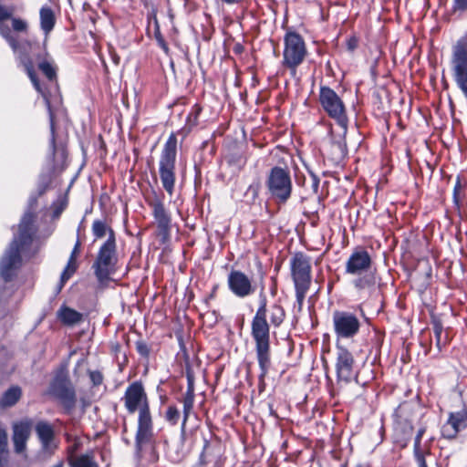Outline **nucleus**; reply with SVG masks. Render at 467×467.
Here are the masks:
<instances>
[{"mask_svg": "<svg viewBox=\"0 0 467 467\" xmlns=\"http://www.w3.org/2000/svg\"><path fill=\"white\" fill-rule=\"evenodd\" d=\"M39 196L31 193L28 199L27 209L21 218L18 225V234L14 236L7 249L0 259V277L5 283L10 282L16 275L22 264L21 252L28 248L36 234V214L34 210Z\"/></svg>", "mask_w": 467, "mask_h": 467, "instance_id": "obj_1", "label": "nucleus"}, {"mask_svg": "<svg viewBox=\"0 0 467 467\" xmlns=\"http://www.w3.org/2000/svg\"><path fill=\"white\" fill-rule=\"evenodd\" d=\"M130 414L139 411L138 427L135 436L136 453L140 454L144 445L151 442L153 424L147 394L140 381H134L128 386L122 398Z\"/></svg>", "mask_w": 467, "mask_h": 467, "instance_id": "obj_2", "label": "nucleus"}, {"mask_svg": "<svg viewBox=\"0 0 467 467\" xmlns=\"http://www.w3.org/2000/svg\"><path fill=\"white\" fill-rule=\"evenodd\" d=\"M267 298L262 285L259 292V306L251 323V335L255 343V352L260 368L259 380L263 382L271 367L270 325L266 320Z\"/></svg>", "mask_w": 467, "mask_h": 467, "instance_id": "obj_3", "label": "nucleus"}, {"mask_svg": "<svg viewBox=\"0 0 467 467\" xmlns=\"http://www.w3.org/2000/svg\"><path fill=\"white\" fill-rule=\"evenodd\" d=\"M372 258L364 247H356L346 262V273L358 277L353 282L355 288L364 290L376 284L375 275L368 273L372 267Z\"/></svg>", "mask_w": 467, "mask_h": 467, "instance_id": "obj_4", "label": "nucleus"}, {"mask_svg": "<svg viewBox=\"0 0 467 467\" xmlns=\"http://www.w3.org/2000/svg\"><path fill=\"white\" fill-rule=\"evenodd\" d=\"M118 254L115 232L110 230L109 236L101 244L92 264V270L99 284L110 280L117 270Z\"/></svg>", "mask_w": 467, "mask_h": 467, "instance_id": "obj_5", "label": "nucleus"}, {"mask_svg": "<svg viewBox=\"0 0 467 467\" xmlns=\"http://www.w3.org/2000/svg\"><path fill=\"white\" fill-rule=\"evenodd\" d=\"M177 137L171 133L163 145L159 161V174L163 189L171 195L174 191L176 175Z\"/></svg>", "mask_w": 467, "mask_h": 467, "instance_id": "obj_6", "label": "nucleus"}, {"mask_svg": "<svg viewBox=\"0 0 467 467\" xmlns=\"http://www.w3.org/2000/svg\"><path fill=\"white\" fill-rule=\"evenodd\" d=\"M291 276L295 285L296 302L302 306L311 285V263L303 253H296L290 259Z\"/></svg>", "mask_w": 467, "mask_h": 467, "instance_id": "obj_7", "label": "nucleus"}, {"mask_svg": "<svg viewBox=\"0 0 467 467\" xmlns=\"http://www.w3.org/2000/svg\"><path fill=\"white\" fill-rule=\"evenodd\" d=\"M265 186L272 199L285 203L292 193V181L290 171L286 168L273 167L266 178Z\"/></svg>", "mask_w": 467, "mask_h": 467, "instance_id": "obj_8", "label": "nucleus"}, {"mask_svg": "<svg viewBox=\"0 0 467 467\" xmlns=\"http://www.w3.org/2000/svg\"><path fill=\"white\" fill-rule=\"evenodd\" d=\"M20 63L24 67V69L30 78L34 88L36 90L40 93L44 99L46 103L48 116H49V124H50V150L51 154L54 157L56 153V128H55V113L53 108L51 106L50 99L47 93L42 88L40 85V81L37 78V75L35 70V62L32 57H30L26 54L20 55L19 57Z\"/></svg>", "mask_w": 467, "mask_h": 467, "instance_id": "obj_9", "label": "nucleus"}, {"mask_svg": "<svg viewBox=\"0 0 467 467\" xmlns=\"http://www.w3.org/2000/svg\"><path fill=\"white\" fill-rule=\"evenodd\" d=\"M451 63L454 80L467 99V34L453 47Z\"/></svg>", "mask_w": 467, "mask_h": 467, "instance_id": "obj_10", "label": "nucleus"}, {"mask_svg": "<svg viewBox=\"0 0 467 467\" xmlns=\"http://www.w3.org/2000/svg\"><path fill=\"white\" fill-rule=\"evenodd\" d=\"M50 393L57 399L67 414H70L77 404V394L69 378L57 375L50 384Z\"/></svg>", "mask_w": 467, "mask_h": 467, "instance_id": "obj_11", "label": "nucleus"}, {"mask_svg": "<svg viewBox=\"0 0 467 467\" xmlns=\"http://www.w3.org/2000/svg\"><path fill=\"white\" fill-rule=\"evenodd\" d=\"M462 408L457 411H451L448 414V419L441 426V437L448 440H455L459 433L467 430V388L460 392Z\"/></svg>", "mask_w": 467, "mask_h": 467, "instance_id": "obj_12", "label": "nucleus"}, {"mask_svg": "<svg viewBox=\"0 0 467 467\" xmlns=\"http://www.w3.org/2000/svg\"><path fill=\"white\" fill-rule=\"evenodd\" d=\"M283 65L292 70L303 62L306 50L302 36L296 32H287L284 38Z\"/></svg>", "mask_w": 467, "mask_h": 467, "instance_id": "obj_13", "label": "nucleus"}, {"mask_svg": "<svg viewBox=\"0 0 467 467\" xmlns=\"http://www.w3.org/2000/svg\"><path fill=\"white\" fill-rule=\"evenodd\" d=\"M148 205L151 208V214L157 224V234L162 243L169 240L171 230V216L163 203V198L154 192L153 198L147 199Z\"/></svg>", "mask_w": 467, "mask_h": 467, "instance_id": "obj_14", "label": "nucleus"}, {"mask_svg": "<svg viewBox=\"0 0 467 467\" xmlns=\"http://www.w3.org/2000/svg\"><path fill=\"white\" fill-rule=\"evenodd\" d=\"M323 109H325L328 116L335 119L343 130L347 129L348 117L345 105L338 95L327 87H323Z\"/></svg>", "mask_w": 467, "mask_h": 467, "instance_id": "obj_15", "label": "nucleus"}, {"mask_svg": "<svg viewBox=\"0 0 467 467\" xmlns=\"http://www.w3.org/2000/svg\"><path fill=\"white\" fill-rule=\"evenodd\" d=\"M333 322L335 331L340 337H353L359 331L360 322L358 318L351 313L337 311L334 313Z\"/></svg>", "mask_w": 467, "mask_h": 467, "instance_id": "obj_16", "label": "nucleus"}, {"mask_svg": "<svg viewBox=\"0 0 467 467\" xmlns=\"http://www.w3.org/2000/svg\"><path fill=\"white\" fill-rule=\"evenodd\" d=\"M227 285L229 290L239 298L247 297L255 291V286L253 285L252 280L240 270H232L229 273Z\"/></svg>", "mask_w": 467, "mask_h": 467, "instance_id": "obj_17", "label": "nucleus"}, {"mask_svg": "<svg viewBox=\"0 0 467 467\" xmlns=\"http://www.w3.org/2000/svg\"><path fill=\"white\" fill-rule=\"evenodd\" d=\"M33 421L30 419H24L13 424L12 441L14 450L16 453H22L26 449V442L31 434Z\"/></svg>", "mask_w": 467, "mask_h": 467, "instance_id": "obj_18", "label": "nucleus"}, {"mask_svg": "<svg viewBox=\"0 0 467 467\" xmlns=\"http://www.w3.org/2000/svg\"><path fill=\"white\" fill-rule=\"evenodd\" d=\"M35 431L41 444V450L52 455L57 448L54 443L55 431L50 423L45 420L38 421L35 426Z\"/></svg>", "mask_w": 467, "mask_h": 467, "instance_id": "obj_19", "label": "nucleus"}, {"mask_svg": "<svg viewBox=\"0 0 467 467\" xmlns=\"http://www.w3.org/2000/svg\"><path fill=\"white\" fill-rule=\"evenodd\" d=\"M355 359L346 348L337 347V372L340 379L349 381L354 376Z\"/></svg>", "mask_w": 467, "mask_h": 467, "instance_id": "obj_20", "label": "nucleus"}, {"mask_svg": "<svg viewBox=\"0 0 467 467\" xmlns=\"http://www.w3.org/2000/svg\"><path fill=\"white\" fill-rule=\"evenodd\" d=\"M414 406L410 402L401 403L395 410V422L406 434L413 431Z\"/></svg>", "mask_w": 467, "mask_h": 467, "instance_id": "obj_21", "label": "nucleus"}, {"mask_svg": "<svg viewBox=\"0 0 467 467\" xmlns=\"http://www.w3.org/2000/svg\"><path fill=\"white\" fill-rule=\"evenodd\" d=\"M12 10L8 7L2 5L0 6V35L7 41L10 47L16 52L18 48V41L13 36L11 29L6 23L11 18Z\"/></svg>", "mask_w": 467, "mask_h": 467, "instance_id": "obj_22", "label": "nucleus"}, {"mask_svg": "<svg viewBox=\"0 0 467 467\" xmlns=\"http://www.w3.org/2000/svg\"><path fill=\"white\" fill-rule=\"evenodd\" d=\"M35 60L37 64L38 69L49 81L57 79V67L49 58V55L46 50L36 54Z\"/></svg>", "mask_w": 467, "mask_h": 467, "instance_id": "obj_23", "label": "nucleus"}, {"mask_svg": "<svg viewBox=\"0 0 467 467\" xmlns=\"http://www.w3.org/2000/svg\"><path fill=\"white\" fill-rule=\"evenodd\" d=\"M22 389L17 385L8 388L0 398V409L5 410L14 407L22 398Z\"/></svg>", "mask_w": 467, "mask_h": 467, "instance_id": "obj_24", "label": "nucleus"}, {"mask_svg": "<svg viewBox=\"0 0 467 467\" xmlns=\"http://www.w3.org/2000/svg\"><path fill=\"white\" fill-rule=\"evenodd\" d=\"M194 400H195V393L194 390H187L183 394L182 398L179 400L183 404V410H182V420L181 424V433L182 435H184L186 432V424L190 418V415L193 410L194 405Z\"/></svg>", "mask_w": 467, "mask_h": 467, "instance_id": "obj_25", "label": "nucleus"}, {"mask_svg": "<svg viewBox=\"0 0 467 467\" xmlns=\"http://www.w3.org/2000/svg\"><path fill=\"white\" fill-rule=\"evenodd\" d=\"M40 27L45 36H47L54 29L56 25V16L50 6L44 5L40 8Z\"/></svg>", "mask_w": 467, "mask_h": 467, "instance_id": "obj_26", "label": "nucleus"}, {"mask_svg": "<svg viewBox=\"0 0 467 467\" xmlns=\"http://www.w3.org/2000/svg\"><path fill=\"white\" fill-rule=\"evenodd\" d=\"M57 318L67 326H74L82 320L83 315L71 307L62 306L57 311Z\"/></svg>", "mask_w": 467, "mask_h": 467, "instance_id": "obj_27", "label": "nucleus"}, {"mask_svg": "<svg viewBox=\"0 0 467 467\" xmlns=\"http://www.w3.org/2000/svg\"><path fill=\"white\" fill-rule=\"evenodd\" d=\"M431 324L432 326L435 337L436 347L439 349V351H441L442 348H444L448 344V337H445L444 338H442L443 325L441 319L438 315L434 314L433 312L431 313Z\"/></svg>", "mask_w": 467, "mask_h": 467, "instance_id": "obj_28", "label": "nucleus"}, {"mask_svg": "<svg viewBox=\"0 0 467 467\" xmlns=\"http://www.w3.org/2000/svg\"><path fill=\"white\" fill-rule=\"evenodd\" d=\"M78 264L77 260L69 257L67 264L61 273L59 283L57 284V293H60L67 281L74 275L77 271Z\"/></svg>", "mask_w": 467, "mask_h": 467, "instance_id": "obj_29", "label": "nucleus"}, {"mask_svg": "<svg viewBox=\"0 0 467 467\" xmlns=\"http://www.w3.org/2000/svg\"><path fill=\"white\" fill-rule=\"evenodd\" d=\"M285 317V312L282 306L279 304H274L269 309L270 323L273 327H278L284 322Z\"/></svg>", "mask_w": 467, "mask_h": 467, "instance_id": "obj_30", "label": "nucleus"}, {"mask_svg": "<svg viewBox=\"0 0 467 467\" xmlns=\"http://www.w3.org/2000/svg\"><path fill=\"white\" fill-rule=\"evenodd\" d=\"M112 228L109 227L104 220H95L92 223V234L96 239L103 238Z\"/></svg>", "mask_w": 467, "mask_h": 467, "instance_id": "obj_31", "label": "nucleus"}, {"mask_svg": "<svg viewBox=\"0 0 467 467\" xmlns=\"http://www.w3.org/2000/svg\"><path fill=\"white\" fill-rule=\"evenodd\" d=\"M7 454V433L0 426V467H5Z\"/></svg>", "mask_w": 467, "mask_h": 467, "instance_id": "obj_32", "label": "nucleus"}, {"mask_svg": "<svg viewBox=\"0 0 467 467\" xmlns=\"http://www.w3.org/2000/svg\"><path fill=\"white\" fill-rule=\"evenodd\" d=\"M164 418L167 422L174 426L179 422L181 419V411L176 405H169L166 410Z\"/></svg>", "mask_w": 467, "mask_h": 467, "instance_id": "obj_33", "label": "nucleus"}, {"mask_svg": "<svg viewBox=\"0 0 467 467\" xmlns=\"http://www.w3.org/2000/svg\"><path fill=\"white\" fill-rule=\"evenodd\" d=\"M71 467H98L89 455H80L70 462Z\"/></svg>", "mask_w": 467, "mask_h": 467, "instance_id": "obj_34", "label": "nucleus"}, {"mask_svg": "<svg viewBox=\"0 0 467 467\" xmlns=\"http://www.w3.org/2000/svg\"><path fill=\"white\" fill-rule=\"evenodd\" d=\"M201 112V109L197 106H194L192 109L188 114V117L186 119V126L185 128L188 130V131L192 130V128H194L198 124V118Z\"/></svg>", "mask_w": 467, "mask_h": 467, "instance_id": "obj_35", "label": "nucleus"}, {"mask_svg": "<svg viewBox=\"0 0 467 467\" xmlns=\"http://www.w3.org/2000/svg\"><path fill=\"white\" fill-rule=\"evenodd\" d=\"M154 38L158 44V46L166 53L168 54L169 52V47H168V45L164 39V37L162 36L161 33V30H160V26L158 25V22L156 21L155 22V29H154Z\"/></svg>", "mask_w": 467, "mask_h": 467, "instance_id": "obj_36", "label": "nucleus"}, {"mask_svg": "<svg viewBox=\"0 0 467 467\" xmlns=\"http://www.w3.org/2000/svg\"><path fill=\"white\" fill-rule=\"evenodd\" d=\"M136 350L140 357L148 359L150 354V346L143 340H138L135 343Z\"/></svg>", "mask_w": 467, "mask_h": 467, "instance_id": "obj_37", "label": "nucleus"}, {"mask_svg": "<svg viewBox=\"0 0 467 467\" xmlns=\"http://www.w3.org/2000/svg\"><path fill=\"white\" fill-rule=\"evenodd\" d=\"M414 458L418 463V467H428L425 456L430 454V451H423L421 448H413Z\"/></svg>", "mask_w": 467, "mask_h": 467, "instance_id": "obj_38", "label": "nucleus"}, {"mask_svg": "<svg viewBox=\"0 0 467 467\" xmlns=\"http://www.w3.org/2000/svg\"><path fill=\"white\" fill-rule=\"evenodd\" d=\"M10 19L12 21V27L16 32H26L27 30L26 21L18 17H13L12 16Z\"/></svg>", "mask_w": 467, "mask_h": 467, "instance_id": "obj_39", "label": "nucleus"}, {"mask_svg": "<svg viewBox=\"0 0 467 467\" xmlns=\"http://www.w3.org/2000/svg\"><path fill=\"white\" fill-rule=\"evenodd\" d=\"M305 167L306 168L311 179H312V189L315 193H317L318 186H319V178L316 173L314 169L307 163L304 162Z\"/></svg>", "mask_w": 467, "mask_h": 467, "instance_id": "obj_40", "label": "nucleus"}, {"mask_svg": "<svg viewBox=\"0 0 467 467\" xmlns=\"http://www.w3.org/2000/svg\"><path fill=\"white\" fill-rule=\"evenodd\" d=\"M49 183H50V180L47 176L40 177L38 184H37L36 192L37 196H41L47 192V190L49 186Z\"/></svg>", "mask_w": 467, "mask_h": 467, "instance_id": "obj_41", "label": "nucleus"}, {"mask_svg": "<svg viewBox=\"0 0 467 467\" xmlns=\"http://www.w3.org/2000/svg\"><path fill=\"white\" fill-rule=\"evenodd\" d=\"M305 215L307 218V221L309 223L316 227L318 225L319 223V215L317 211H312V210H306L305 211Z\"/></svg>", "mask_w": 467, "mask_h": 467, "instance_id": "obj_42", "label": "nucleus"}, {"mask_svg": "<svg viewBox=\"0 0 467 467\" xmlns=\"http://www.w3.org/2000/svg\"><path fill=\"white\" fill-rule=\"evenodd\" d=\"M10 295L11 293L6 292L5 290L0 291V317L5 314L6 309L5 303Z\"/></svg>", "mask_w": 467, "mask_h": 467, "instance_id": "obj_43", "label": "nucleus"}, {"mask_svg": "<svg viewBox=\"0 0 467 467\" xmlns=\"http://www.w3.org/2000/svg\"><path fill=\"white\" fill-rule=\"evenodd\" d=\"M89 378L95 386L100 385L103 381V376L99 371H90Z\"/></svg>", "mask_w": 467, "mask_h": 467, "instance_id": "obj_44", "label": "nucleus"}, {"mask_svg": "<svg viewBox=\"0 0 467 467\" xmlns=\"http://www.w3.org/2000/svg\"><path fill=\"white\" fill-rule=\"evenodd\" d=\"M425 431H426V428L425 427H422V428L419 429V431L417 432V435L415 437V441H414V449L421 448L420 447L421 439H422Z\"/></svg>", "mask_w": 467, "mask_h": 467, "instance_id": "obj_45", "label": "nucleus"}, {"mask_svg": "<svg viewBox=\"0 0 467 467\" xmlns=\"http://www.w3.org/2000/svg\"><path fill=\"white\" fill-rule=\"evenodd\" d=\"M186 379H187V390H194V376L193 373L188 369L186 371Z\"/></svg>", "mask_w": 467, "mask_h": 467, "instance_id": "obj_46", "label": "nucleus"}, {"mask_svg": "<svg viewBox=\"0 0 467 467\" xmlns=\"http://www.w3.org/2000/svg\"><path fill=\"white\" fill-rule=\"evenodd\" d=\"M55 208L53 211V218H57L60 216L61 213L66 207V203L63 202H60L58 204L55 203Z\"/></svg>", "mask_w": 467, "mask_h": 467, "instance_id": "obj_47", "label": "nucleus"}, {"mask_svg": "<svg viewBox=\"0 0 467 467\" xmlns=\"http://www.w3.org/2000/svg\"><path fill=\"white\" fill-rule=\"evenodd\" d=\"M358 46V40L356 36H351L347 40V47L349 51L355 50Z\"/></svg>", "mask_w": 467, "mask_h": 467, "instance_id": "obj_48", "label": "nucleus"}, {"mask_svg": "<svg viewBox=\"0 0 467 467\" xmlns=\"http://www.w3.org/2000/svg\"><path fill=\"white\" fill-rule=\"evenodd\" d=\"M455 9L467 10V0H454Z\"/></svg>", "mask_w": 467, "mask_h": 467, "instance_id": "obj_49", "label": "nucleus"}, {"mask_svg": "<svg viewBox=\"0 0 467 467\" xmlns=\"http://www.w3.org/2000/svg\"><path fill=\"white\" fill-rule=\"evenodd\" d=\"M209 445H210V441L207 439H204L203 449L200 454V462L202 464L204 463V453H205V450L209 447Z\"/></svg>", "mask_w": 467, "mask_h": 467, "instance_id": "obj_50", "label": "nucleus"}, {"mask_svg": "<svg viewBox=\"0 0 467 467\" xmlns=\"http://www.w3.org/2000/svg\"><path fill=\"white\" fill-rule=\"evenodd\" d=\"M79 246H80V243L78 240L69 257L76 259L77 254L78 253V250H79Z\"/></svg>", "mask_w": 467, "mask_h": 467, "instance_id": "obj_51", "label": "nucleus"}, {"mask_svg": "<svg viewBox=\"0 0 467 467\" xmlns=\"http://www.w3.org/2000/svg\"><path fill=\"white\" fill-rule=\"evenodd\" d=\"M460 188H461V182H460V181H457L456 185L454 187V191H453L454 192V198H457V194H458V192H459Z\"/></svg>", "mask_w": 467, "mask_h": 467, "instance_id": "obj_52", "label": "nucleus"}, {"mask_svg": "<svg viewBox=\"0 0 467 467\" xmlns=\"http://www.w3.org/2000/svg\"><path fill=\"white\" fill-rule=\"evenodd\" d=\"M332 148H336L341 152L340 147L338 145H332ZM341 156H342V154L340 153L339 156L336 160L337 162L340 161Z\"/></svg>", "mask_w": 467, "mask_h": 467, "instance_id": "obj_53", "label": "nucleus"}, {"mask_svg": "<svg viewBox=\"0 0 467 467\" xmlns=\"http://www.w3.org/2000/svg\"><path fill=\"white\" fill-rule=\"evenodd\" d=\"M222 1L223 3L229 4V5L234 4L236 2V0H222Z\"/></svg>", "mask_w": 467, "mask_h": 467, "instance_id": "obj_54", "label": "nucleus"}, {"mask_svg": "<svg viewBox=\"0 0 467 467\" xmlns=\"http://www.w3.org/2000/svg\"><path fill=\"white\" fill-rule=\"evenodd\" d=\"M52 467H64V463L63 462H58L57 463H56L54 466Z\"/></svg>", "mask_w": 467, "mask_h": 467, "instance_id": "obj_55", "label": "nucleus"}, {"mask_svg": "<svg viewBox=\"0 0 467 467\" xmlns=\"http://www.w3.org/2000/svg\"><path fill=\"white\" fill-rule=\"evenodd\" d=\"M275 292H276V286H275V285H273V287L271 288V294H272L273 296H275Z\"/></svg>", "mask_w": 467, "mask_h": 467, "instance_id": "obj_56", "label": "nucleus"}, {"mask_svg": "<svg viewBox=\"0 0 467 467\" xmlns=\"http://www.w3.org/2000/svg\"><path fill=\"white\" fill-rule=\"evenodd\" d=\"M317 199L320 202H321V195H317Z\"/></svg>", "mask_w": 467, "mask_h": 467, "instance_id": "obj_57", "label": "nucleus"}, {"mask_svg": "<svg viewBox=\"0 0 467 467\" xmlns=\"http://www.w3.org/2000/svg\"><path fill=\"white\" fill-rule=\"evenodd\" d=\"M235 49H236V51H239L242 49V47H236Z\"/></svg>", "mask_w": 467, "mask_h": 467, "instance_id": "obj_58", "label": "nucleus"}, {"mask_svg": "<svg viewBox=\"0 0 467 467\" xmlns=\"http://www.w3.org/2000/svg\"><path fill=\"white\" fill-rule=\"evenodd\" d=\"M3 5L0 4V6H2Z\"/></svg>", "mask_w": 467, "mask_h": 467, "instance_id": "obj_59", "label": "nucleus"}]
</instances>
